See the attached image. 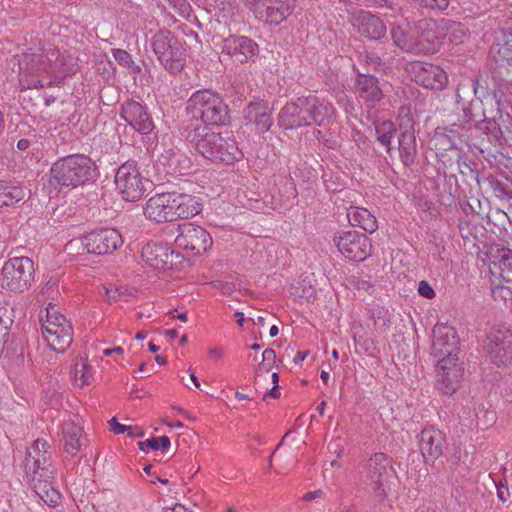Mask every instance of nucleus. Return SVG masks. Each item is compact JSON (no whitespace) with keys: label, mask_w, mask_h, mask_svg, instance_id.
<instances>
[{"label":"nucleus","mask_w":512,"mask_h":512,"mask_svg":"<svg viewBox=\"0 0 512 512\" xmlns=\"http://www.w3.org/2000/svg\"><path fill=\"white\" fill-rule=\"evenodd\" d=\"M159 162L168 167L169 173H183L190 166L189 159L181 152L180 149L171 147L165 149L160 157Z\"/></svg>","instance_id":"obj_33"},{"label":"nucleus","mask_w":512,"mask_h":512,"mask_svg":"<svg viewBox=\"0 0 512 512\" xmlns=\"http://www.w3.org/2000/svg\"><path fill=\"white\" fill-rule=\"evenodd\" d=\"M64 451L71 457L81 448L82 428L73 421H65L62 425Z\"/></svg>","instance_id":"obj_34"},{"label":"nucleus","mask_w":512,"mask_h":512,"mask_svg":"<svg viewBox=\"0 0 512 512\" xmlns=\"http://www.w3.org/2000/svg\"><path fill=\"white\" fill-rule=\"evenodd\" d=\"M129 429L126 431L128 436L131 438H138L144 436V431L141 427L138 426H128Z\"/></svg>","instance_id":"obj_57"},{"label":"nucleus","mask_w":512,"mask_h":512,"mask_svg":"<svg viewBox=\"0 0 512 512\" xmlns=\"http://www.w3.org/2000/svg\"><path fill=\"white\" fill-rule=\"evenodd\" d=\"M357 21L358 32L370 40H379L386 35L383 21L369 12H362Z\"/></svg>","instance_id":"obj_30"},{"label":"nucleus","mask_w":512,"mask_h":512,"mask_svg":"<svg viewBox=\"0 0 512 512\" xmlns=\"http://www.w3.org/2000/svg\"><path fill=\"white\" fill-rule=\"evenodd\" d=\"M488 183L499 199H512V190L495 177H489Z\"/></svg>","instance_id":"obj_44"},{"label":"nucleus","mask_w":512,"mask_h":512,"mask_svg":"<svg viewBox=\"0 0 512 512\" xmlns=\"http://www.w3.org/2000/svg\"><path fill=\"white\" fill-rule=\"evenodd\" d=\"M139 449L145 453H148L150 450L159 449L158 438L151 437L145 441L138 442Z\"/></svg>","instance_id":"obj_50"},{"label":"nucleus","mask_w":512,"mask_h":512,"mask_svg":"<svg viewBox=\"0 0 512 512\" xmlns=\"http://www.w3.org/2000/svg\"><path fill=\"white\" fill-rule=\"evenodd\" d=\"M45 57L48 62L51 75L66 76L75 72L77 62L76 58L66 52H61L57 48L46 50Z\"/></svg>","instance_id":"obj_28"},{"label":"nucleus","mask_w":512,"mask_h":512,"mask_svg":"<svg viewBox=\"0 0 512 512\" xmlns=\"http://www.w3.org/2000/svg\"><path fill=\"white\" fill-rule=\"evenodd\" d=\"M496 292H498L503 299H507L508 297L510 299L512 298V292L508 287H499L497 288Z\"/></svg>","instance_id":"obj_61"},{"label":"nucleus","mask_w":512,"mask_h":512,"mask_svg":"<svg viewBox=\"0 0 512 512\" xmlns=\"http://www.w3.org/2000/svg\"><path fill=\"white\" fill-rule=\"evenodd\" d=\"M464 375L458 358H440L436 366V387L444 395H453L460 387Z\"/></svg>","instance_id":"obj_14"},{"label":"nucleus","mask_w":512,"mask_h":512,"mask_svg":"<svg viewBox=\"0 0 512 512\" xmlns=\"http://www.w3.org/2000/svg\"><path fill=\"white\" fill-rule=\"evenodd\" d=\"M353 65H358L362 71L370 74L382 65V60L377 54L365 51L358 54L357 62Z\"/></svg>","instance_id":"obj_41"},{"label":"nucleus","mask_w":512,"mask_h":512,"mask_svg":"<svg viewBox=\"0 0 512 512\" xmlns=\"http://www.w3.org/2000/svg\"><path fill=\"white\" fill-rule=\"evenodd\" d=\"M93 367L88 363V360L83 357L76 358L71 370V377L78 387L90 385L94 380Z\"/></svg>","instance_id":"obj_37"},{"label":"nucleus","mask_w":512,"mask_h":512,"mask_svg":"<svg viewBox=\"0 0 512 512\" xmlns=\"http://www.w3.org/2000/svg\"><path fill=\"white\" fill-rule=\"evenodd\" d=\"M106 297L109 301H120L121 299H124L125 301L128 300V297L132 295V293L128 290V288L124 286H114L110 288L105 289Z\"/></svg>","instance_id":"obj_45"},{"label":"nucleus","mask_w":512,"mask_h":512,"mask_svg":"<svg viewBox=\"0 0 512 512\" xmlns=\"http://www.w3.org/2000/svg\"><path fill=\"white\" fill-rule=\"evenodd\" d=\"M499 45H501V49L503 53L512 51V32H507L506 30L501 31V37H498Z\"/></svg>","instance_id":"obj_49"},{"label":"nucleus","mask_w":512,"mask_h":512,"mask_svg":"<svg viewBox=\"0 0 512 512\" xmlns=\"http://www.w3.org/2000/svg\"><path fill=\"white\" fill-rule=\"evenodd\" d=\"M39 466L32 469L24 467L26 476L35 494L45 504L54 507L59 503L61 495L53 486L54 471L51 462Z\"/></svg>","instance_id":"obj_10"},{"label":"nucleus","mask_w":512,"mask_h":512,"mask_svg":"<svg viewBox=\"0 0 512 512\" xmlns=\"http://www.w3.org/2000/svg\"><path fill=\"white\" fill-rule=\"evenodd\" d=\"M182 17H189L191 6L186 0H168Z\"/></svg>","instance_id":"obj_48"},{"label":"nucleus","mask_w":512,"mask_h":512,"mask_svg":"<svg viewBox=\"0 0 512 512\" xmlns=\"http://www.w3.org/2000/svg\"><path fill=\"white\" fill-rule=\"evenodd\" d=\"M188 138L196 151L212 162L231 165L243 157L233 138L213 132L206 126L194 128Z\"/></svg>","instance_id":"obj_1"},{"label":"nucleus","mask_w":512,"mask_h":512,"mask_svg":"<svg viewBox=\"0 0 512 512\" xmlns=\"http://www.w3.org/2000/svg\"><path fill=\"white\" fill-rule=\"evenodd\" d=\"M434 25L430 20L422 19L415 24V32L417 38L414 39L409 34L407 28L401 26H393L391 36L394 43L403 50L407 51H430L435 49L437 37L430 26Z\"/></svg>","instance_id":"obj_8"},{"label":"nucleus","mask_w":512,"mask_h":512,"mask_svg":"<svg viewBox=\"0 0 512 512\" xmlns=\"http://www.w3.org/2000/svg\"><path fill=\"white\" fill-rule=\"evenodd\" d=\"M308 355V352L305 351V352H297V354L295 355L294 359H293V362L298 365L300 364L302 361H304V359L306 358V356Z\"/></svg>","instance_id":"obj_64"},{"label":"nucleus","mask_w":512,"mask_h":512,"mask_svg":"<svg viewBox=\"0 0 512 512\" xmlns=\"http://www.w3.org/2000/svg\"><path fill=\"white\" fill-rule=\"evenodd\" d=\"M353 71L356 73L354 93L357 98L363 101L368 108L375 107L383 98V92L379 87L378 79L362 71L358 65H353Z\"/></svg>","instance_id":"obj_22"},{"label":"nucleus","mask_w":512,"mask_h":512,"mask_svg":"<svg viewBox=\"0 0 512 512\" xmlns=\"http://www.w3.org/2000/svg\"><path fill=\"white\" fill-rule=\"evenodd\" d=\"M185 111L200 119L204 126H226L230 123L228 105L223 98L209 89L195 91L187 100Z\"/></svg>","instance_id":"obj_2"},{"label":"nucleus","mask_w":512,"mask_h":512,"mask_svg":"<svg viewBox=\"0 0 512 512\" xmlns=\"http://www.w3.org/2000/svg\"><path fill=\"white\" fill-rule=\"evenodd\" d=\"M336 99L339 104H341L346 112L349 111V108H352V104L350 103L349 97L344 91H340L336 94Z\"/></svg>","instance_id":"obj_55"},{"label":"nucleus","mask_w":512,"mask_h":512,"mask_svg":"<svg viewBox=\"0 0 512 512\" xmlns=\"http://www.w3.org/2000/svg\"><path fill=\"white\" fill-rule=\"evenodd\" d=\"M498 264L503 279L507 282H512V252L510 250L504 251L499 258Z\"/></svg>","instance_id":"obj_43"},{"label":"nucleus","mask_w":512,"mask_h":512,"mask_svg":"<svg viewBox=\"0 0 512 512\" xmlns=\"http://www.w3.org/2000/svg\"><path fill=\"white\" fill-rule=\"evenodd\" d=\"M121 117L141 134H148L153 129V122L140 102H125L122 105Z\"/></svg>","instance_id":"obj_26"},{"label":"nucleus","mask_w":512,"mask_h":512,"mask_svg":"<svg viewBox=\"0 0 512 512\" xmlns=\"http://www.w3.org/2000/svg\"><path fill=\"white\" fill-rule=\"evenodd\" d=\"M221 53L229 56L234 62L246 63L258 53V44L243 35H229L222 41Z\"/></svg>","instance_id":"obj_21"},{"label":"nucleus","mask_w":512,"mask_h":512,"mask_svg":"<svg viewBox=\"0 0 512 512\" xmlns=\"http://www.w3.org/2000/svg\"><path fill=\"white\" fill-rule=\"evenodd\" d=\"M272 367L264 362H261L255 369V385H259L261 378L267 375Z\"/></svg>","instance_id":"obj_52"},{"label":"nucleus","mask_w":512,"mask_h":512,"mask_svg":"<svg viewBox=\"0 0 512 512\" xmlns=\"http://www.w3.org/2000/svg\"><path fill=\"white\" fill-rule=\"evenodd\" d=\"M339 252L348 260L362 262L372 253L371 240L355 230L341 232L333 238Z\"/></svg>","instance_id":"obj_11"},{"label":"nucleus","mask_w":512,"mask_h":512,"mask_svg":"<svg viewBox=\"0 0 512 512\" xmlns=\"http://www.w3.org/2000/svg\"><path fill=\"white\" fill-rule=\"evenodd\" d=\"M210 234L202 227L192 223L180 226V233L175 239L177 247L195 255L206 252L212 246Z\"/></svg>","instance_id":"obj_16"},{"label":"nucleus","mask_w":512,"mask_h":512,"mask_svg":"<svg viewBox=\"0 0 512 512\" xmlns=\"http://www.w3.org/2000/svg\"><path fill=\"white\" fill-rule=\"evenodd\" d=\"M49 445L43 439H37L32 446L27 449L24 459V467L32 469L40 467L41 464L50 463L51 453L48 451Z\"/></svg>","instance_id":"obj_32"},{"label":"nucleus","mask_w":512,"mask_h":512,"mask_svg":"<svg viewBox=\"0 0 512 512\" xmlns=\"http://www.w3.org/2000/svg\"><path fill=\"white\" fill-rule=\"evenodd\" d=\"M324 495V492L320 489L308 492L303 496V499L306 501H312L315 498L322 497Z\"/></svg>","instance_id":"obj_59"},{"label":"nucleus","mask_w":512,"mask_h":512,"mask_svg":"<svg viewBox=\"0 0 512 512\" xmlns=\"http://www.w3.org/2000/svg\"><path fill=\"white\" fill-rule=\"evenodd\" d=\"M34 272V263L30 258H10L3 265L0 286L10 292L22 293L31 286Z\"/></svg>","instance_id":"obj_7"},{"label":"nucleus","mask_w":512,"mask_h":512,"mask_svg":"<svg viewBox=\"0 0 512 512\" xmlns=\"http://www.w3.org/2000/svg\"><path fill=\"white\" fill-rule=\"evenodd\" d=\"M267 396L272 398H278L280 396L279 385H273L270 391L264 395L263 399L265 400Z\"/></svg>","instance_id":"obj_62"},{"label":"nucleus","mask_w":512,"mask_h":512,"mask_svg":"<svg viewBox=\"0 0 512 512\" xmlns=\"http://www.w3.org/2000/svg\"><path fill=\"white\" fill-rule=\"evenodd\" d=\"M418 437L420 452L426 463H433L443 454L446 448V439L442 431L433 426L426 427Z\"/></svg>","instance_id":"obj_23"},{"label":"nucleus","mask_w":512,"mask_h":512,"mask_svg":"<svg viewBox=\"0 0 512 512\" xmlns=\"http://www.w3.org/2000/svg\"><path fill=\"white\" fill-rule=\"evenodd\" d=\"M418 293L427 299H432L435 296L434 289L432 286L425 280H422L418 284Z\"/></svg>","instance_id":"obj_51"},{"label":"nucleus","mask_w":512,"mask_h":512,"mask_svg":"<svg viewBox=\"0 0 512 512\" xmlns=\"http://www.w3.org/2000/svg\"><path fill=\"white\" fill-rule=\"evenodd\" d=\"M112 55L117 63L125 68L132 64V57L126 50L112 49Z\"/></svg>","instance_id":"obj_47"},{"label":"nucleus","mask_w":512,"mask_h":512,"mask_svg":"<svg viewBox=\"0 0 512 512\" xmlns=\"http://www.w3.org/2000/svg\"><path fill=\"white\" fill-rule=\"evenodd\" d=\"M147 184L148 181L142 177L135 161L123 163L116 171V189L125 201L140 200L146 192Z\"/></svg>","instance_id":"obj_9"},{"label":"nucleus","mask_w":512,"mask_h":512,"mask_svg":"<svg viewBox=\"0 0 512 512\" xmlns=\"http://www.w3.org/2000/svg\"><path fill=\"white\" fill-rule=\"evenodd\" d=\"M350 282L353 285H355L357 287V289H361V290H365V291H367L371 287L370 282H368L366 280H361V279L355 280V277H352Z\"/></svg>","instance_id":"obj_58"},{"label":"nucleus","mask_w":512,"mask_h":512,"mask_svg":"<svg viewBox=\"0 0 512 512\" xmlns=\"http://www.w3.org/2000/svg\"><path fill=\"white\" fill-rule=\"evenodd\" d=\"M494 484L496 486L498 499L503 503H507V502L512 503V495L508 488L507 482L500 481L499 483H494Z\"/></svg>","instance_id":"obj_46"},{"label":"nucleus","mask_w":512,"mask_h":512,"mask_svg":"<svg viewBox=\"0 0 512 512\" xmlns=\"http://www.w3.org/2000/svg\"><path fill=\"white\" fill-rule=\"evenodd\" d=\"M176 220L188 219L197 215L201 211V204L198 198L187 194L176 192Z\"/></svg>","instance_id":"obj_36"},{"label":"nucleus","mask_w":512,"mask_h":512,"mask_svg":"<svg viewBox=\"0 0 512 512\" xmlns=\"http://www.w3.org/2000/svg\"><path fill=\"white\" fill-rule=\"evenodd\" d=\"M405 70L413 81L427 89L442 91L448 84L447 73L432 63L411 61L406 63Z\"/></svg>","instance_id":"obj_13"},{"label":"nucleus","mask_w":512,"mask_h":512,"mask_svg":"<svg viewBox=\"0 0 512 512\" xmlns=\"http://www.w3.org/2000/svg\"><path fill=\"white\" fill-rule=\"evenodd\" d=\"M490 362L499 368L512 365V331L503 325L489 327L481 342Z\"/></svg>","instance_id":"obj_5"},{"label":"nucleus","mask_w":512,"mask_h":512,"mask_svg":"<svg viewBox=\"0 0 512 512\" xmlns=\"http://www.w3.org/2000/svg\"><path fill=\"white\" fill-rule=\"evenodd\" d=\"M176 191L157 193L147 200L144 215L157 223L176 220Z\"/></svg>","instance_id":"obj_17"},{"label":"nucleus","mask_w":512,"mask_h":512,"mask_svg":"<svg viewBox=\"0 0 512 512\" xmlns=\"http://www.w3.org/2000/svg\"><path fill=\"white\" fill-rule=\"evenodd\" d=\"M276 354L275 351L271 348H267L262 353V362L270 365L271 367L275 363Z\"/></svg>","instance_id":"obj_54"},{"label":"nucleus","mask_w":512,"mask_h":512,"mask_svg":"<svg viewBox=\"0 0 512 512\" xmlns=\"http://www.w3.org/2000/svg\"><path fill=\"white\" fill-rule=\"evenodd\" d=\"M375 133L379 143L386 147L387 152L391 151V141L396 133L395 124L390 120L375 123Z\"/></svg>","instance_id":"obj_39"},{"label":"nucleus","mask_w":512,"mask_h":512,"mask_svg":"<svg viewBox=\"0 0 512 512\" xmlns=\"http://www.w3.org/2000/svg\"><path fill=\"white\" fill-rule=\"evenodd\" d=\"M14 312L8 306H0V337H7L13 324Z\"/></svg>","instance_id":"obj_42"},{"label":"nucleus","mask_w":512,"mask_h":512,"mask_svg":"<svg viewBox=\"0 0 512 512\" xmlns=\"http://www.w3.org/2000/svg\"><path fill=\"white\" fill-rule=\"evenodd\" d=\"M143 260L155 269H170L174 265V251L167 244L149 242L143 246Z\"/></svg>","instance_id":"obj_25"},{"label":"nucleus","mask_w":512,"mask_h":512,"mask_svg":"<svg viewBox=\"0 0 512 512\" xmlns=\"http://www.w3.org/2000/svg\"><path fill=\"white\" fill-rule=\"evenodd\" d=\"M224 355V350L220 347H213L208 350V356L210 359L214 361H218L222 359Z\"/></svg>","instance_id":"obj_56"},{"label":"nucleus","mask_w":512,"mask_h":512,"mask_svg":"<svg viewBox=\"0 0 512 512\" xmlns=\"http://www.w3.org/2000/svg\"><path fill=\"white\" fill-rule=\"evenodd\" d=\"M347 217L352 226H358L366 232L373 233L378 228L376 217L366 208L351 207Z\"/></svg>","instance_id":"obj_35"},{"label":"nucleus","mask_w":512,"mask_h":512,"mask_svg":"<svg viewBox=\"0 0 512 512\" xmlns=\"http://www.w3.org/2000/svg\"><path fill=\"white\" fill-rule=\"evenodd\" d=\"M294 4L295 0H257L251 11L258 20L277 26L292 14Z\"/></svg>","instance_id":"obj_15"},{"label":"nucleus","mask_w":512,"mask_h":512,"mask_svg":"<svg viewBox=\"0 0 512 512\" xmlns=\"http://www.w3.org/2000/svg\"><path fill=\"white\" fill-rule=\"evenodd\" d=\"M244 124L254 127L258 133L267 132L273 124L272 109L268 103L263 100L250 102L244 110Z\"/></svg>","instance_id":"obj_24"},{"label":"nucleus","mask_w":512,"mask_h":512,"mask_svg":"<svg viewBox=\"0 0 512 512\" xmlns=\"http://www.w3.org/2000/svg\"><path fill=\"white\" fill-rule=\"evenodd\" d=\"M41 331L49 347L57 353H64L72 344L73 328L69 320L62 315L57 306L49 304L39 314Z\"/></svg>","instance_id":"obj_4"},{"label":"nucleus","mask_w":512,"mask_h":512,"mask_svg":"<svg viewBox=\"0 0 512 512\" xmlns=\"http://www.w3.org/2000/svg\"><path fill=\"white\" fill-rule=\"evenodd\" d=\"M165 512H191V511H189L187 508H185V506H183L181 504H175L171 508H166Z\"/></svg>","instance_id":"obj_63"},{"label":"nucleus","mask_w":512,"mask_h":512,"mask_svg":"<svg viewBox=\"0 0 512 512\" xmlns=\"http://www.w3.org/2000/svg\"><path fill=\"white\" fill-rule=\"evenodd\" d=\"M305 109L304 97L297 98L296 101L287 103L278 116V125L283 129H297L308 126Z\"/></svg>","instance_id":"obj_27"},{"label":"nucleus","mask_w":512,"mask_h":512,"mask_svg":"<svg viewBox=\"0 0 512 512\" xmlns=\"http://www.w3.org/2000/svg\"><path fill=\"white\" fill-rule=\"evenodd\" d=\"M25 197L22 187L0 180V208L12 206Z\"/></svg>","instance_id":"obj_38"},{"label":"nucleus","mask_w":512,"mask_h":512,"mask_svg":"<svg viewBox=\"0 0 512 512\" xmlns=\"http://www.w3.org/2000/svg\"><path fill=\"white\" fill-rule=\"evenodd\" d=\"M399 154L404 166H412L417 158V142L414 129L410 127L399 136Z\"/></svg>","instance_id":"obj_31"},{"label":"nucleus","mask_w":512,"mask_h":512,"mask_svg":"<svg viewBox=\"0 0 512 512\" xmlns=\"http://www.w3.org/2000/svg\"><path fill=\"white\" fill-rule=\"evenodd\" d=\"M24 74L20 79L23 89H39L51 86L52 81L48 62L45 53L41 55H33L29 62H26Z\"/></svg>","instance_id":"obj_20"},{"label":"nucleus","mask_w":512,"mask_h":512,"mask_svg":"<svg viewBox=\"0 0 512 512\" xmlns=\"http://www.w3.org/2000/svg\"><path fill=\"white\" fill-rule=\"evenodd\" d=\"M88 253L106 255L115 251L122 244V238L115 229L105 228L88 233L82 240Z\"/></svg>","instance_id":"obj_19"},{"label":"nucleus","mask_w":512,"mask_h":512,"mask_svg":"<svg viewBox=\"0 0 512 512\" xmlns=\"http://www.w3.org/2000/svg\"><path fill=\"white\" fill-rule=\"evenodd\" d=\"M152 49L159 62L172 74L185 65V48L169 30H160L152 38Z\"/></svg>","instance_id":"obj_6"},{"label":"nucleus","mask_w":512,"mask_h":512,"mask_svg":"<svg viewBox=\"0 0 512 512\" xmlns=\"http://www.w3.org/2000/svg\"><path fill=\"white\" fill-rule=\"evenodd\" d=\"M308 125H324L334 113L331 103L314 95L304 97Z\"/></svg>","instance_id":"obj_29"},{"label":"nucleus","mask_w":512,"mask_h":512,"mask_svg":"<svg viewBox=\"0 0 512 512\" xmlns=\"http://www.w3.org/2000/svg\"><path fill=\"white\" fill-rule=\"evenodd\" d=\"M432 354L439 358H458L459 337L456 329L450 325L437 323L432 331Z\"/></svg>","instance_id":"obj_18"},{"label":"nucleus","mask_w":512,"mask_h":512,"mask_svg":"<svg viewBox=\"0 0 512 512\" xmlns=\"http://www.w3.org/2000/svg\"><path fill=\"white\" fill-rule=\"evenodd\" d=\"M392 471L387 454L377 452L373 454L365 465V481L372 489L375 498L383 501L386 498L385 485Z\"/></svg>","instance_id":"obj_12"},{"label":"nucleus","mask_w":512,"mask_h":512,"mask_svg":"<svg viewBox=\"0 0 512 512\" xmlns=\"http://www.w3.org/2000/svg\"><path fill=\"white\" fill-rule=\"evenodd\" d=\"M445 28L448 41L456 45L463 43L470 34L465 24L456 21H448Z\"/></svg>","instance_id":"obj_40"},{"label":"nucleus","mask_w":512,"mask_h":512,"mask_svg":"<svg viewBox=\"0 0 512 512\" xmlns=\"http://www.w3.org/2000/svg\"><path fill=\"white\" fill-rule=\"evenodd\" d=\"M109 425L115 434H123L129 429L128 426L120 424L115 417L109 421Z\"/></svg>","instance_id":"obj_53"},{"label":"nucleus","mask_w":512,"mask_h":512,"mask_svg":"<svg viewBox=\"0 0 512 512\" xmlns=\"http://www.w3.org/2000/svg\"><path fill=\"white\" fill-rule=\"evenodd\" d=\"M159 449L167 450L170 447V439L167 436L158 437Z\"/></svg>","instance_id":"obj_60"},{"label":"nucleus","mask_w":512,"mask_h":512,"mask_svg":"<svg viewBox=\"0 0 512 512\" xmlns=\"http://www.w3.org/2000/svg\"><path fill=\"white\" fill-rule=\"evenodd\" d=\"M51 175L57 184L75 188L95 181L98 172L91 158L83 154H73L57 160L51 167Z\"/></svg>","instance_id":"obj_3"}]
</instances>
